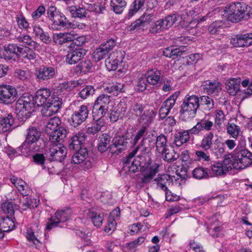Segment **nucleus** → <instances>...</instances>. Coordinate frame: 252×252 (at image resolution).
<instances>
[{"instance_id": "nucleus-1", "label": "nucleus", "mask_w": 252, "mask_h": 252, "mask_svg": "<svg viewBox=\"0 0 252 252\" xmlns=\"http://www.w3.org/2000/svg\"><path fill=\"white\" fill-rule=\"evenodd\" d=\"M51 92L49 89L42 88L37 90L33 97L37 107L43 106L41 112L44 117H50L56 113L61 107L62 99L54 94L48 100Z\"/></svg>"}, {"instance_id": "nucleus-2", "label": "nucleus", "mask_w": 252, "mask_h": 252, "mask_svg": "<svg viewBox=\"0 0 252 252\" xmlns=\"http://www.w3.org/2000/svg\"><path fill=\"white\" fill-rule=\"evenodd\" d=\"M144 130H138L135 136L132 133H127L114 137L110 146V152L112 154H118L126 150L129 144L131 147L135 146L143 137Z\"/></svg>"}, {"instance_id": "nucleus-3", "label": "nucleus", "mask_w": 252, "mask_h": 252, "mask_svg": "<svg viewBox=\"0 0 252 252\" xmlns=\"http://www.w3.org/2000/svg\"><path fill=\"white\" fill-rule=\"evenodd\" d=\"M224 10L227 13L228 20L233 23L248 20L252 14L251 7L243 2L231 3L225 7Z\"/></svg>"}, {"instance_id": "nucleus-4", "label": "nucleus", "mask_w": 252, "mask_h": 252, "mask_svg": "<svg viewBox=\"0 0 252 252\" xmlns=\"http://www.w3.org/2000/svg\"><path fill=\"white\" fill-rule=\"evenodd\" d=\"M139 149L140 146H137L125 159V166H127L129 171L133 173L137 171L139 168H142L152 162L149 153L142 152V155L135 157Z\"/></svg>"}, {"instance_id": "nucleus-5", "label": "nucleus", "mask_w": 252, "mask_h": 252, "mask_svg": "<svg viewBox=\"0 0 252 252\" xmlns=\"http://www.w3.org/2000/svg\"><path fill=\"white\" fill-rule=\"evenodd\" d=\"M199 107V98L195 95H187L181 105L180 113L188 117L194 118Z\"/></svg>"}, {"instance_id": "nucleus-6", "label": "nucleus", "mask_w": 252, "mask_h": 252, "mask_svg": "<svg viewBox=\"0 0 252 252\" xmlns=\"http://www.w3.org/2000/svg\"><path fill=\"white\" fill-rule=\"evenodd\" d=\"M35 103L33 97L29 94H24L19 97L16 103V108L25 117H29V114L33 111Z\"/></svg>"}, {"instance_id": "nucleus-7", "label": "nucleus", "mask_w": 252, "mask_h": 252, "mask_svg": "<svg viewBox=\"0 0 252 252\" xmlns=\"http://www.w3.org/2000/svg\"><path fill=\"white\" fill-rule=\"evenodd\" d=\"M17 98V91L15 88L8 85L0 86V103L10 105Z\"/></svg>"}, {"instance_id": "nucleus-8", "label": "nucleus", "mask_w": 252, "mask_h": 252, "mask_svg": "<svg viewBox=\"0 0 252 252\" xmlns=\"http://www.w3.org/2000/svg\"><path fill=\"white\" fill-rule=\"evenodd\" d=\"M110 101L109 95L100 94L94 102L93 114H96L97 116L104 117L108 111Z\"/></svg>"}, {"instance_id": "nucleus-9", "label": "nucleus", "mask_w": 252, "mask_h": 252, "mask_svg": "<svg viewBox=\"0 0 252 252\" xmlns=\"http://www.w3.org/2000/svg\"><path fill=\"white\" fill-rule=\"evenodd\" d=\"M66 154L67 149L62 144H51L46 155L50 160L61 162L66 157Z\"/></svg>"}, {"instance_id": "nucleus-10", "label": "nucleus", "mask_w": 252, "mask_h": 252, "mask_svg": "<svg viewBox=\"0 0 252 252\" xmlns=\"http://www.w3.org/2000/svg\"><path fill=\"white\" fill-rule=\"evenodd\" d=\"M88 116V107L85 104L81 105L75 109H73L71 117V126L74 127H77L86 121Z\"/></svg>"}, {"instance_id": "nucleus-11", "label": "nucleus", "mask_w": 252, "mask_h": 252, "mask_svg": "<svg viewBox=\"0 0 252 252\" xmlns=\"http://www.w3.org/2000/svg\"><path fill=\"white\" fill-rule=\"evenodd\" d=\"M237 169H245L252 164V153L246 149L235 151Z\"/></svg>"}, {"instance_id": "nucleus-12", "label": "nucleus", "mask_w": 252, "mask_h": 252, "mask_svg": "<svg viewBox=\"0 0 252 252\" xmlns=\"http://www.w3.org/2000/svg\"><path fill=\"white\" fill-rule=\"evenodd\" d=\"M159 165L155 162H152L147 166L140 168L141 172V182L144 184L150 183L159 171Z\"/></svg>"}, {"instance_id": "nucleus-13", "label": "nucleus", "mask_w": 252, "mask_h": 252, "mask_svg": "<svg viewBox=\"0 0 252 252\" xmlns=\"http://www.w3.org/2000/svg\"><path fill=\"white\" fill-rule=\"evenodd\" d=\"M72 157V162L74 164H80L85 169L92 167V163L88 158L87 148H82L78 150Z\"/></svg>"}, {"instance_id": "nucleus-14", "label": "nucleus", "mask_w": 252, "mask_h": 252, "mask_svg": "<svg viewBox=\"0 0 252 252\" xmlns=\"http://www.w3.org/2000/svg\"><path fill=\"white\" fill-rule=\"evenodd\" d=\"M52 21L53 22L52 28L57 30H61L65 27L82 29L85 27L83 24L69 22L64 15L62 13H60Z\"/></svg>"}, {"instance_id": "nucleus-15", "label": "nucleus", "mask_w": 252, "mask_h": 252, "mask_svg": "<svg viewBox=\"0 0 252 252\" xmlns=\"http://www.w3.org/2000/svg\"><path fill=\"white\" fill-rule=\"evenodd\" d=\"M57 74V70L52 66H42L35 72V76L38 82H42L53 78Z\"/></svg>"}, {"instance_id": "nucleus-16", "label": "nucleus", "mask_w": 252, "mask_h": 252, "mask_svg": "<svg viewBox=\"0 0 252 252\" xmlns=\"http://www.w3.org/2000/svg\"><path fill=\"white\" fill-rule=\"evenodd\" d=\"M230 43L236 47H248L252 45V33L234 35L230 39Z\"/></svg>"}, {"instance_id": "nucleus-17", "label": "nucleus", "mask_w": 252, "mask_h": 252, "mask_svg": "<svg viewBox=\"0 0 252 252\" xmlns=\"http://www.w3.org/2000/svg\"><path fill=\"white\" fill-rule=\"evenodd\" d=\"M127 109V105L125 100H121L111 111L109 119L111 123H115L119 119H122L126 114Z\"/></svg>"}, {"instance_id": "nucleus-18", "label": "nucleus", "mask_w": 252, "mask_h": 252, "mask_svg": "<svg viewBox=\"0 0 252 252\" xmlns=\"http://www.w3.org/2000/svg\"><path fill=\"white\" fill-rule=\"evenodd\" d=\"M124 56L123 53L121 51L113 52L105 61L107 68L109 71L116 70L119 64L122 62Z\"/></svg>"}, {"instance_id": "nucleus-19", "label": "nucleus", "mask_w": 252, "mask_h": 252, "mask_svg": "<svg viewBox=\"0 0 252 252\" xmlns=\"http://www.w3.org/2000/svg\"><path fill=\"white\" fill-rule=\"evenodd\" d=\"M177 97L178 94L175 93L163 102L159 110V116L160 119H165L168 115L170 110L175 105Z\"/></svg>"}, {"instance_id": "nucleus-20", "label": "nucleus", "mask_w": 252, "mask_h": 252, "mask_svg": "<svg viewBox=\"0 0 252 252\" xmlns=\"http://www.w3.org/2000/svg\"><path fill=\"white\" fill-rule=\"evenodd\" d=\"M188 48L187 46H181L178 48H173V47H167L163 51V55L167 57L172 58L173 60L178 59L182 57L184 58L187 54L186 53Z\"/></svg>"}, {"instance_id": "nucleus-21", "label": "nucleus", "mask_w": 252, "mask_h": 252, "mask_svg": "<svg viewBox=\"0 0 252 252\" xmlns=\"http://www.w3.org/2000/svg\"><path fill=\"white\" fill-rule=\"evenodd\" d=\"M67 134V131L64 127H59L58 129L51 132L49 140L51 144H62L66 138Z\"/></svg>"}, {"instance_id": "nucleus-22", "label": "nucleus", "mask_w": 252, "mask_h": 252, "mask_svg": "<svg viewBox=\"0 0 252 252\" xmlns=\"http://www.w3.org/2000/svg\"><path fill=\"white\" fill-rule=\"evenodd\" d=\"M156 114L152 110H145L138 119V123L142 125V126L138 130L144 129L143 135L146 132L147 128L152 123L155 118Z\"/></svg>"}, {"instance_id": "nucleus-23", "label": "nucleus", "mask_w": 252, "mask_h": 252, "mask_svg": "<svg viewBox=\"0 0 252 252\" xmlns=\"http://www.w3.org/2000/svg\"><path fill=\"white\" fill-rule=\"evenodd\" d=\"M86 52V50L81 48L72 49L67 53L66 62L70 64H74L83 58Z\"/></svg>"}, {"instance_id": "nucleus-24", "label": "nucleus", "mask_w": 252, "mask_h": 252, "mask_svg": "<svg viewBox=\"0 0 252 252\" xmlns=\"http://www.w3.org/2000/svg\"><path fill=\"white\" fill-rule=\"evenodd\" d=\"M86 136L83 133L78 132L73 136L69 141V149L73 150H78L82 148H86L84 145Z\"/></svg>"}, {"instance_id": "nucleus-25", "label": "nucleus", "mask_w": 252, "mask_h": 252, "mask_svg": "<svg viewBox=\"0 0 252 252\" xmlns=\"http://www.w3.org/2000/svg\"><path fill=\"white\" fill-rule=\"evenodd\" d=\"M14 124V118L11 114L0 117V133L11 131Z\"/></svg>"}, {"instance_id": "nucleus-26", "label": "nucleus", "mask_w": 252, "mask_h": 252, "mask_svg": "<svg viewBox=\"0 0 252 252\" xmlns=\"http://www.w3.org/2000/svg\"><path fill=\"white\" fill-rule=\"evenodd\" d=\"M173 180L177 181L175 176L163 174L158 175L154 181L156 182L157 188H159L164 191L167 190L168 185H169Z\"/></svg>"}, {"instance_id": "nucleus-27", "label": "nucleus", "mask_w": 252, "mask_h": 252, "mask_svg": "<svg viewBox=\"0 0 252 252\" xmlns=\"http://www.w3.org/2000/svg\"><path fill=\"white\" fill-rule=\"evenodd\" d=\"M93 118L95 122L91 126L87 128V132L89 134H94L101 130L105 126V121L104 117L97 116L96 114H93Z\"/></svg>"}, {"instance_id": "nucleus-28", "label": "nucleus", "mask_w": 252, "mask_h": 252, "mask_svg": "<svg viewBox=\"0 0 252 252\" xmlns=\"http://www.w3.org/2000/svg\"><path fill=\"white\" fill-rule=\"evenodd\" d=\"M241 79L240 78H230L225 82V89L227 93L232 96L236 95L240 91V84Z\"/></svg>"}, {"instance_id": "nucleus-29", "label": "nucleus", "mask_w": 252, "mask_h": 252, "mask_svg": "<svg viewBox=\"0 0 252 252\" xmlns=\"http://www.w3.org/2000/svg\"><path fill=\"white\" fill-rule=\"evenodd\" d=\"M145 77L147 82L151 85H156L161 82V71L157 69L148 70L145 74Z\"/></svg>"}, {"instance_id": "nucleus-30", "label": "nucleus", "mask_w": 252, "mask_h": 252, "mask_svg": "<svg viewBox=\"0 0 252 252\" xmlns=\"http://www.w3.org/2000/svg\"><path fill=\"white\" fill-rule=\"evenodd\" d=\"M204 85V91L208 95L217 94L221 90V84L217 80L205 81Z\"/></svg>"}, {"instance_id": "nucleus-31", "label": "nucleus", "mask_w": 252, "mask_h": 252, "mask_svg": "<svg viewBox=\"0 0 252 252\" xmlns=\"http://www.w3.org/2000/svg\"><path fill=\"white\" fill-rule=\"evenodd\" d=\"M72 32H60L54 33L53 35V40L56 44L63 45L72 40Z\"/></svg>"}, {"instance_id": "nucleus-32", "label": "nucleus", "mask_w": 252, "mask_h": 252, "mask_svg": "<svg viewBox=\"0 0 252 252\" xmlns=\"http://www.w3.org/2000/svg\"><path fill=\"white\" fill-rule=\"evenodd\" d=\"M190 139L188 131L187 130L180 131L174 135L173 143L177 147H181L184 144L187 143Z\"/></svg>"}, {"instance_id": "nucleus-33", "label": "nucleus", "mask_w": 252, "mask_h": 252, "mask_svg": "<svg viewBox=\"0 0 252 252\" xmlns=\"http://www.w3.org/2000/svg\"><path fill=\"white\" fill-rule=\"evenodd\" d=\"M156 139L153 135H149L146 137L143 138L141 142V146L142 147V152L145 153H149L151 150L155 146Z\"/></svg>"}, {"instance_id": "nucleus-34", "label": "nucleus", "mask_w": 252, "mask_h": 252, "mask_svg": "<svg viewBox=\"0 0 252 252\" xmlns=\"http://www.w3.org/2000/svg\"><path fill=\"white\" fill-rule=\"evenodd\" d=\"M26 140L29 143H36L41 136V132L33 126L30 127L27 130Z\"/></svg>"}, {"instance_id": "nucleus-35", "label": "nucleus", "mask_w": 252, "mask_h": 252, "mask_svg": "<svg viewBox=\"0 0 252 252\" xmlns=\"http://www.w3.org/2000/svg\"><path fill=\"white\" fill-rule=\"evenodd\" d=\"M15 228L13 218L9 216H1L0 218V230L4 232H9Z\"/></svg>"}, {"instance_id": "nucleus-36", "label": "nucleus", "mask_w": 252, "mask_h": 252, "mask_svg": "<svg viewBox=\"0 0 252 252\" xmlns=\"http://www.w3.org/2000/svg\"><path fill=\"white\" fill-rule=\"evenodd\" d=\"M164 151L159 152L161 154L163 159L169 162L176 160L179 155L175 153L174 148L171 145H167V148L163 150Z\"/></svg>"}, {"instance_id": "nucleus-37", "label": "nucleus", "mask_w": 252, "mask_h": 252, "mask_svg": "<svg viewBox=\"0 0 252 252\" xmlns=\"http://www.w3.org/2000/svg\"><path fill=\"white\" fill-rule=\"evenodd\" d=\"M18 45L16 44H9L4 46L2 57L5 59L12 60L17 57ZM2 58V56H1Z\"/></svg>"}, {"instance_id": "nucleus-38", "label": "nucleus", "mask_w": 252, "mask_h": 252, "mask_svg": "<svg viewBox=\"0 0 252 252\" xmlns=\"http://www.w3.org/2000/svg\"><path fill=\"white\" fill-rule=\"evenodd\" d=\"M16 39L19 42L22 43L26 45L31 46L35 50H39L40 49V45L34 41L29 35H20L16 37Z\"/></svg>"}, {"instance_id": "nucleus-39", "label": "nucleus", "mask_w": 252, "mask_h": 252, "mask_svg": "<svg viewBox=\"0 0 252 252\" xmlns=\"http://www.w3.org/2000/svg\"><path fill=\"white\" fill-rule=\"evenodd\" d=\"M10 180L23 196L28 195L29 190L25 181L14 176L11 178Z\"/></svg>"}, {"instance_id": "nucleus-40", "label": "nucleus", "mask_w": 252, "mask_h": 252, "mask_svg": "<svg viewBox=\"0 0 252 252\" xmlns=\"http://www.w3.org/2000/svg\"><path fill=\"white\" fill-rule=\"evenodd\" d=\"M66 10L74 18H82L86 16L87 12L85 8L77 6H67Z\"/></svg>"}, {"instance_id": "nucleus-41", "label": "nucleus", "mask_w": 252, "mask_h": 252, "mask_svg": "<svg viewBox=\"0 0 252 252\" xmlns=\"http://www.w3.org/2000/svg\"><path fill=\"white\" fill-rule=\"evenodd\" d=\"M144 106L140 103L134 102L131 105L128 113L129 118H134L140 117L143 113Z\"/></svg>"}, {"instance_id": "nucleus-42", "label": "nucleus", "mask_w": 252, "mask_h": 252, "mask_svg": "<svg viewBox=\"0 0 252 252\" xmlns=\"http://www.w3.org/2000/svg\"><path fill=\"white\" fill-rule=\"evenodd\" d=\"M111 137L107 134H103L99 137V143L97 146L98 150L101 152L103 153L107 150L109 148L110 149L109 145Z\"/></svg>"}, {"instance_id": "nucleus-43", "label": "nucleus", "mask_w": 252, "mask_h": 252, "mask_svg": "<svg viewBox=\"0 0 252 252\" xmlns=\"http://www.w3.org/2000/svg\"><path fill=\"white\" fill-rule=\"evenodd\" d=\"M226 171L221 162H216L212 164L210 167L209 174L213 176H222L226 174Z\"/></svg>"}, {"instance_id": "nucleus-44", "label": "nucleus", "mask_w": 252, "mask_h": 252, "mask_svg": "<svg viewBox=\"0 0 252 252\" xmlns=\"http://www.w3.org/2000/svg\"><path fill=\"white\" fill-rule=\"evenodd\" d=\"M124 87V84L116 83L104 87V90L108 93L112 94L114 95H118L120 93L125 92Z\"/></svg>"}, {"instance_id": "nucleus-45", "label": "nucleus", "mask_w": 252, "mask_h": 252, "mask_svg": "<svg viewBox=\"0 0 252 252\" xmlns=\"http://www.w3.org/2000/svg\"><path fill=\"white\" fill-rule=\"evenodd\" d=\"M126 2L124 0H111L110 6L111 9L116 14H121L124 10Z\"/></svg>"}, {"instance_id": "nucleus-46", "label": "nucleus", "mask_w": 252, "mask_h": 252, "mask_svg": "<svg viewBox=\"0 0 252 252\" xmlns=\"http://www.w3.org/2000/svg\"><path fill=\"white\" fill-rule=\"evenodd\" d=\"M192 173L193 178L198 180H201L208 178L209 172H208L207 168L199 166L194 169Z\"/></svg>"}, {"instance_id": "nucleus-47", "label": "nucleus", "mask_w": 252, "mask_h": 252, "mask_svg": "<svg viewBox=\"0 0 252 252\" xmlns=\"http://www.w3.org/2000/svg\"><path fill=\"white\" fill-rule=\"evenodd\" d=\"M224 167H225L226 172L232 168L236 169V160L235 159V155H228L226 156L223 160L222 162H221Z\"/></svg>"}, {"instance_id": "nucleus-48", "label": "nucleus", "mask_w": 252, "mask_h": 252, "mask_svg": "<svg viewBox=\"0 0 252 252\" xmlns=\"http://www.w3.org/2000/svg\"><path fill=\"white\" fill-rule=\"evenodd\" d=\"M155 145L157 151L159 153L164 151L163 150L167 148V145H170L167 143V138L163 134H160L156 139Z\"/></svg>"}, {"instance_id": "nucleus-49", "label": "nucleus", "mask_w": 252, "mask_h": 252, "mask_svg": "<svg viewBox=\"0 0 252 252\" xmlns=\"http://www.w3.org/2000/svg\"><path fill=\"white\" fill-rule=\"evenodd\" d=\"M214 133L212 132L206 134L201 141L200 147L205 150L210 149L213 144Z\"/></svg>"}, {"instance_id": "nucleus-50", "label": "nucleus", "mask_w": 252, "mask_h": 252, "mask_svg": "<svg viewBox=\"0 0 252 252\" xmlns=\"http://www.w3.org/2000/svg\"><path fill=\"white\" fill-rule=\"evenodd\" d=\"M93 67L92 63L90 60H87L80 62L76 66V71L86 74L90 72Z\"/></svg>"}, {"instance_id": "nucleus-51", "label": "nucleus", "mask_w": 252, "mask_h": 252, "mask_svg": "<svg viewBox=\"0 0 252 252\" xmlns=\"http://www.w3.org/2000/svg\"><path fill=\"white\" fill-rule=\"evenodd\" d=\"M33 32L44 43H48L50 42L51 39L48 33L44 32L39 26H34Z\"/></svg>"}, {"instance_id": "nucleus-52", "label": "nucleus", "mask_w": 252, "mask_h": 252, "mask_svg": "<svg viewBox=\"0 0 252 252\" xmlns=\"http://www.w3.org/2000/svg\"><path fill=\"white\" fill-rule=\"evenodd\" d=\"M16 207L17 205L13 202L7 201L2 203L0 209L4 214H9L12 216L15 213Z\"/></svg>"}, {"instance_id": "nucleus-53", "label": "nucleus", "mask_w": 252, "mask_h": 252, "mask_svg": "<svg viewBox=\"0 0 252 252\" xmlns=\"http://www.w3.org/2000/svg\"><path fill=\"white\" fill-rule=\"evenodd\" d=\"M95 92V89L93 86L87 85L78 93V95L81 99L84 100L88 97L92 96L94 94Z\"/></svg>"}, {"instance_id": "nucleus-54", "label": "nucleus", "mask_w": 252, "mask_h": 252, "mask_svg": "<svg viewBox=\"0 0 252 252\" xmlns=\"http://www.w3.org/2000/svg\"><path fill=\"white\" fill-rule=\"evenodd\" d=\"M145 0H135L131 4L128 15L129 17L133 16L144 5Z\"/></svg>"}, {"instance_id": "nucleus-55", "label": "nucleus", "mask_w": 252, "mask_h": 252, "mask_svg": "<svg viewBox=\"0 0 252 252\" xmlns=\"http://www.w3.org/2000/svg\"><path fill=\"white\" fill-rule=\"evenodd\" d=\"M145 0H135L131 4L128 15L129 17L133 16L144 5Z\"/></svg>"}, {"instance_id": "nucleus-56", "label": "nucleus", "mask_w": 252, "mask_h": 252, "mask_svg": "<svg viewBox=\"0 0 252 252\" xmlns=\"http://www.w3.org/2000/svg\"><path fill=\"white\" fill-rule=\"evenodd\" d=\"M227 132L233 138L237 139L240 131V127L234 123H228L226 126Z\"/></svg>"}, {"instance_id": "nucleus-57", "label": "nucleus", "mask_w": 252, "mask_h": 252, "mask_svg": "<svg viewBox=\"0 0 252 252\" xmlns=\"http://www.w3.org/2000/svg\"><path fill=\"white\" fill-rule=\"evenodd\" d=\"M61 124V121L58 117H54L49 120L46 125L47 130H50L54 131L59 127L62 126H60Z\"/></svg>"}, {"instance_id": "nucleus-58", "label": "nucleus", "mask_w": 252, "mask_h": 252, "mask_svg": "<svg viewBox=\"0 0 252 252\" xmlns=\"http://www.w3.org/2000/svg\"><path fill=\"white\" fill-rule=\"evenodd\" d=\"M108 54L109 53L104 49L103 50V48L100 46L93 52V56L95 62H98L104 59Z\"/></svg>"}, {"instance_id": "nucleus-59", "label": "nucleus", "mask_w": 252, "mask_h": 252, "mask_svg": "<svg viewBox=\"0 0 252 252\" xmlns=\"http://www.w3.org/2000/svg\"><path fill=\"white\" fill-rule=\"evenodd\" d=\"M163 23V21L162 19L157 21L152 25L150 32L152 33H157L165 30L166 29Z\"/></svg>"}, {"instance_id": "nucleus-60", "label": "nucleus", "mask_w": 252, "mask_h": 252, "mask_svg": "<svg viewBox=\"0 0 252 252\" xmlns=\"http://www.w3.org/2000/svg\"><path fill=\"white\" fill-rule=\"evenodd\" d=\"M32 143L27 142L25 140L23 144L18 148L20 155H23L26 156H28L30 152L33 150V148L32 147Z\"/></svg>"}, {"instance_id": "nucleus-61", "label": "nucleus", "mask_w": 252, "mask_h": 252, "mask_svg": "<svg viewBox=\"0 0 252 252\" xmlns=\"http://www.w3.org/2000/svg\"><path fill=\"white\" fill-rule=\"evenodd\" d=\"M54 217L61 222H64L67 221L69 219V215L67 210H59L57 211L55 214Z\"/></svg>"}, {"instance_id": "nucleus-62", "label": "nucleus", "mask_w": 252, "mask_h": 252, "mask_svg": "<svg viewBox=\"0 0 252 252\" xmlns=\"http://www.w3.org/2000/svg\"><path fill=\"white\" fill-rule=\"evenodd\" d=\"M202 104L204 105V109L206 111H210L214 107V100L208 96H202L201 97Z\"/></svg>"}, {"instance_id": "nucleus-63", "label": "nucleus", "mask_w": 252, "mask_h": 252, "mask_svg": "<svg viewBox=\"0 0 252 252\" xmlns=\"http://www.w3.org/2000/svg\"><path fill=\"white\" fill-rule=\"evenodd\" d=\"M163 21V24L165 29H168L171 27L175 22L177 20V18L176 15H168L164 19H162Z\"/></svg>"}, {"instance_id": "nucleus-64", "label": "nucleus", "mask_w": 252, "mask_h": 252, "mask_svg": "<svg viewBox=\"0 0 252 252\" xmlns=\"http://www.w3.org/2000/svg\"><path fill=\"white\" fill-rule=\"evenodd\" d=\"M115 45L116 40L111 38L101 44L100 46L103 48V50L104 49L109 53L110 51L113 49Z\"/></svg>"}]
</instances>
